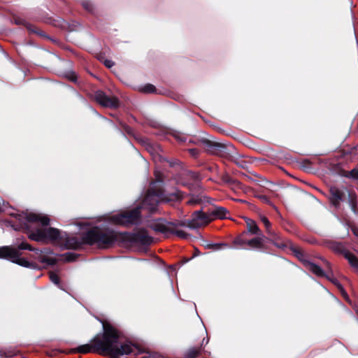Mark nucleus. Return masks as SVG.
<instances>
[{"mask_svg": "<svg viewBox=\"0 0 358 358\" xmlns=\"http://www.w3.org/2000/svg\"><path fill=\"white\" fill-rule=\"evenodd\" d=\"M99 320L102 324L103 333L97 334L90 343L78 346L76 348L77 352L96 353L110 358H119L120 356L133 352L131 344L120 342V333L114 326L106 320Z\"/></svg>", "mask_w": 358, "mask_h": 358, "instance_id": "nucleus-1", "label": "nucleus"}, {"mask_svg": "<svg viewBox=\"0 0 358 358\" xmlns=\"http://www.w3.org/2000/svg\"><path fill=\"white\" fill-rule=\"evenodd\" d=\"M182 197V193L178 190L168 195L165 194L161 189L155 191L150 188L143 199L141 206L136 207L129 212L113 215L110 217V220L113 223L120 225L136 224L140 220L141 209H147L150 212H154L157 210L159 203L178 200L181 199Z\"/></svg>", "mask_w": 358, "mask_h": 358, "instance_id": "nucleus-2", "label": "nucleus"}, {"mask_svg": "<svg viewBox=\"0 0 358 358\" xmlns=\"http://www.w3.org/2000/svg\"><path fill=\"white\" fill-rule=\"evenodd\" d=\"M83 242L89 245L96 244L101 248L112 245L119 240V235L112 230L103 231L93 228L83 235Z\"/></svg>", "mask_w": 358, "mask_h": 358, "instance_id": "nucleus-3", "label": "nucleus"}, {"mask_svg": "<svg viewBox=\"0 0 358 358\" xmlns=\"http://www.w3.org/2000/svg\"><path fill=\"white\" fill-rule=\"evenodd\" d=\"M187 226L186 222H170L159 221L150 224V227L155 231L161 232L165 234H173L182 239H187L189 235L185 231L180 229L179 227Z\"/></svg>", "mask_w": 358, "mask_h": 358, "instance_id": "nucleus-4", "label": "nucleus"}, {"mask_svg": "<svg viewBox=\"0 0 358 358\" xmlns=\"http://www.w3.org/2000/svg\"><path fill=\"white\" fill-rule=\"evenodd\" d=\"M29 238L38 242H43L46 240L54 242L67 239L66 234H62L59 229L52 227L38 228L36 231L29 233Z\"/></svg>", "mask_w": 358, "mask_h": 358, "instance_id": "nucleus-5", "label": "nucleus"}, {"mask_svg": "<svg viewBox=\"0 0 358 358\" xmlns=\"http://www.w3.org/2000/svg\"><path fill=\"white\" fill-rule=\"evenodd\" d=\"M208 213H203L201 210L195 211L191 219L187 221V226L190 229H198L210 222Z\"/></svg>", "mask_w": 358, "mask_h": 358, "instance_id": "nucleus-6", "label": "nucleus"}, {"mask_svg": "<svg viewBox=\"0 0 358 358\" xmlns=\"http://www.w3.org/2000/svg\"><path fill=\"white\" fill-rule=\"evenodd\" d=\"M95 100L102 106L115 108L118 106V100L114 96H108L102 91H97L94 94Z\"/></svg>", "mask_w": 358, "mask_h": 358, "instance_id": "nucleus-7", "label": "nucleus"}, {"mask_svg": "<svg viewBox=\"0 0 358 358\" xmlns=\"http://www.w3.org/2000/svg\"><path fill=\"white\" fill-rule=\"evenodd\" d=\"M210 221L216 219H227L229 214L227 208L221 206H214L208 211Z\"/></svg>", "mask_w": 358, "mask_h": 358, "instance_id": "nucleus-8", "label": "nucleus"}, {"mask_svg": "<svg viewBox=\"0 0 358 358\" xmlns=\"http://www.w3.org/2000/svg\"><path fill=\"white\" fill-rule=\"evenodd\" d=\"M21 253L16 248L12 255L10 262L15 263L25 268H37L38 266L35 263L29 262L27 259L21 257Z\"/></svg>", "mask_w": 358, "mask_h": 358, "instance_id": "nucleus-9", "label": "nucleus"}, {"mask_svg": "<svg viewBox=\"0 0 358 358\" xmlns=\"http://www.w3.org/2000/svg\"><path fill=\"white\" fill-rule=\"evenodd\" d=\"M205 338H203L201 343L197 346H192L187 348L182 354V358H197L203 350Z\"/></svg>", "mask_w": 358, "mask_h": 358, "instance_id": "nucleus-10", "label": "nucleus"}, {"mask_svg": "<svg viewBox=\"0 0 358 358\" xmlns=\"http://www.w3.org/2000/svg\"><path fill=\"white\" fill-rule=\"evenodd\" d=\"M27 220L29 222H38L42 226H48L50 219L46 216L38 213H30L27 215Z\"/></svg>", "mask_w": 358, "mask_h": 358, "instance_id": "nucleus-11", "label": "nucleus"}, {"mask_svg": "<svg viewBox=\"0 0 358 358\" xmlns=\"http://www.w3.org/2000/svg\"><path fill=\"white\" fill-rule=\"evenodd\" d=\"M132 240L143 245H148L152 242V238L145 231H139L134 234Z\"/></svg>", "mask_w": 358, "mask_h": 358, "instance_id": "nucleus-12", "label": "nucleus"}, {"mask_svg": "<svg viewBox=\"0 0 358 358\" xmlns=\"http://www.w3.org/2000/svg\"><path fill=\"white\" fill-rule=\"evenodd\" d=\"M344 193L337 187H331L330 200L336 207H338L340 202L343 199Z\"/></svg>", "mask_w": 358, "mask_h": 358, "instance_id": "nucleus-13", "label": "nucleus"}, {"mask_svg": "<svg viewBox=\"0 0 358 358\" xmlns=\"http://www.w3.org/2000/svg\"><path fill=\"white\" fill-rule=\"evenodd\" d=\"M303 264L307 270L311 271L317 276H320V277L325 276L324 271L318 265L315 264V263H313L309 260L304 259V260H303Z\"/></svg>", "mask_w": 358, "mask_h": 358, "instance_id": "nucleus-14", "label": "nucleus"}, {"mask_svg": "<svg viewBox=\"0 0 358 358\" xmlns=\"http://www.w3.org/2000/svg\"><path fill=\"white\" fill-rule=\"evenodd\" d=\"M33 251L34 252V254L33 255L32 257L34 259L38 260L39 262L48 265H52L55 263V260L54 259L45 257L43 255V251L39 250L38 249H35V250Z\"/></svg>", "mask_w": 358, "mask_h": 358, "instance_id": "nucleus-15", "label": "nucleus"}, {"mask_svg": "<svg viewBox=\"0 0 358 358\" xmlns=\"http://www.w3.org/2000/svg\"><path fill=\"white\" fill-rule=\"evenodd\" d=\"M248 231L253 235H263L257 223L248 217L245 218Z\"/></svg>", "mask_w": 358, "mask_h": 358, "instance_id": "nucleus-16", "label": "nucleus"}, {"mask_svg": "<svg viewBox=\"0 0 358 358\" xmlns=\"http://www.w3.org/2000/svg\"><path fill=\"white\" fill-rule=\"evenodd\" d=\"M264 238V235H257V237L247 241L246 245L253 249H260L263 246Z\"/></svg>", "mask_w": 358, "mask_h": 358, "instance_id": "nucleus-17", "label": "nucleus"}, {"mask_svg": "<svg viewBox=\"0 0 358 358\" xmlns=\"http://www.w3.org/2000/svg\"><path fill=\"white\" fill-rule=\"evenodd\" d=\"M270 236L271 242L278 248H284L286 246L284 241H282L280 236L271 229V233H267Z\"/></svg>", "mask_w": 358, "mask_h": 358, "instance_id": "nucleus-18", "label": "nucleus"}, {"mask_svg": "<svg viewBox=\"0 0 358 358\" xmlns=\"http://www.w3.org/2000/svg\"><path fill=\"white\" fill-rule=\"evenodd\" d=\"M15 249V247L10 245L0 247V259H5L10 261L12 255L14 253Z\"/></svg>", "mask_w": 358, "mask_h": 358, "instance_id": "nucleus-19", "label": "nucleus"}, {"mask_svg": "<svg viewBox=\"0 0 358 358\" xmlns=\"http://www.w3.org/2000/svg\"><path fill=\"white\" fill-rule=\"evenodd\" d=\"M344 256L355 271L358 273V258L350 252H345Z\"/></svg>", "mask_w": 358, "mask_h": 358, "instance_id": "nucleus-20", "label": "nucleus"}, {"mask_svg": "<svg viewBox=\"0 0 358 358\" xmlns=\"http://www.w3.org/2000/svg\"><path fill=\"white\" fill-rule=\"evenodd\" d=\"M205 199V196L202 194H198L192 196L191 199L187 201V203L194 205L203 202Z\"/></svg>", "mask_w": 358, "mask_h": 358, "instance_id": "nucleus-21", "label": "nucleus"}, {"mask_svg": "<svg viewBox=\"0 0 358 358\" xmlns=\"http://www.w3.org/2000/svg\"><path fill=\"white\" fill-rule=\"evenodd\" d=\"M206 248L218 250L224 248H227V245L225 243H209L206 245Z\"/></svg>", "mask_w": 358, "mask_h": 358, "instance_id": "nucleus-22", "label": "nucleus"}, {"mask_svg": "<svg viewBox=\"0 0 358 358\" xmlns=\"http://www.w3.org/2000/svg\"><path fill=\"white\" fill-rule=\"evenodd\" d=\"M50 280L52 282L57 285L59 289H62V286L59 285V278L57 273L54 272L50 273Z\"/></svg>", "mask_w": 358, "mask_h": 358, "instance_id": "nucleus-23", "label": "nucleus"}, {"mask_svg": "<svg viewBox=\"0 0 358 358\" xmlns=\"http://www.w3.org/2000/svg\"><path fill=\"white\" fill-rule=\"evenodd\" d=\"M344 176L352 179L358 180V169H354L350 171H346L344 174Z\"/></svg>", "mask_w": 358, "mask_h": 358, "instance_id": "nucleus-24", "label": "nucleus"}, {"mask_svg": "<svg viewBox=\"0 0 358 358\" xmlns=\"http://www.w3.org/2000/svg\"><path fill=\"white\" fill-rule=\"evenodd\" d=\"M18 251L21 250H28L30 251L35 250L34 248H33L29 243L27 242H22L21 243L18 244L17 248H15Z\"/></svg>", "mask_w": 358, "mask_h": 358, "instance_id": "nucleus-25", "label": "nucleus"}, {"mask_svg": "<svg viewBox=\"0 0 358 358\" xmlns=\"http://www.w3.org/2000/svg\"><path fill=\"white\" fill-rule=\"evenodd\" d=\"M331 248L337 252H343L345 254V252H346L343 245L340 243H332Z\"/></svg>", "mask_w": 358, "mask_h": 358, "instance_id": "nucleus-26", "label": "nucleus"}, {"mask_svg": "<svg viewBox=\"0 0 358 358\" xmlns=\"http://www.w3.org/2000/svg\"><path fill=\"white\" fill-rule=\"evenodd\" d=\"M261 221L264 223L267 233H271V224L265 216L261 217Z\"/></svg>", "mask_w": 358, "mask_h": 358, "instance_id": "nucleus-27", "label": "nucleus"}, {"mask_svg": "<svg viewBox=\"0 0 358 358\" xmlns=\"http://www.w3.org/2000/svg\"><path fill=\"white\" fill-rule=\"evenodd\" d=\"M246 242L247 241L244 240L241 236H238L234 240L233 243L234 245L243 247L245 245H246Z\"/></svg>", "mask_w": 358, "mask_h": 358, "instance_id": "nucleus-28", "label": "nucleus"}, {"mask_svg": "<svg viewBox=\"0 0 358 358\" xmlns=\"http://www.w3.org/2000/svg\"><path fill=\"white\" fill-rule=\"evenodd\" d=\"M155 86L151 84H148L142 88V91L144 92H147V93L153 92L155 91Z\"/></svg>", "mask_w": 358, "mask_h": 358, "instance_id": "nucleus-29", "label": "nucleus"}, {"mask_svg": "<svg viewBox=\"0 0 358 358\" xmlns=\"http://www.w3.org/2000/svg\"><path fill=\"white\" fill-rule=\"evenodd\" d=\"M204 144L206 145V146L210 149H213V148H220V144L218 143H212L209 141H204Z\"/></svg>", "mask_w": 358, "mask_h": 358, "instance_id": "nucleus-30", "label": "nucleus"}, {"mask_svg": "<svg viewBox=\"0 0 358 358\" xmlns=\"http://www.w3.org/2000/svg\"><path fill=\"white\" fill-rule=\"evenodd\" d=\"M76 258V255L72 252H67L65 254V259L68 262L74 261Z\"/></svg>", "mask_w": 358, "mask_h": 358, "instance_id": "nucleus-31", "label": "nucleus"}, {"mask_svg": "<svg viewBox=\"0 0 358 358\" xmlns=\"http://www.w3.org/2000/svg\"><path fill=\"white\" fill-rule=\"evenodd\" d=\"M83 6L87 10H88V11L92 10V4L90 1H83Z\"/></svg>", "mask_w": 358, "mask_h": 358, "instance_id": "nucleus-32", "label": "nucleus"}, {"mask_svg": "<svg viewBox=\"0 0 358 358\" xmlns=\"http://www.w3.org/2000/svg\"><path fill=\"white\" fill-rule=\"evenodd\" d=\"M343 297L349 303H351V301L350 299V296L348 292H341Z\"/></svg>", "mask_w": 358, "mask_h": 358, "instance_id": "nucleus-33", "label": "nucleus"}, {"mask_svg": "<svg viewBox=\"0 0 358 358\" xmlns=\"http://www.w3.org/2000/svg\"><path fill=\"white\" fill-rule=\"evenodd\" d=\"M141 358H160L159 356L156 353H150L148 356H144Z\"/></svg>", "mask_w": 358, "mask_h": 358, "instance_id": "nucleus-34", "label": "nucleus"}, {"mask_svg": "<svg viewBox=\"0 0 358 358\" xmlns=\"http://www.w3.org/2000/svg\"><path fill=\"white\" fill-rule=\"evenodd\" d=\"M176 138H177V140L178 141H180V142H185L186 141V138L180 134L176 135Z\"/></svg>", "mask_w": 358, "mask_h": 358, "instance_id": "nucleus-35", "label": "nucleus"}, {"mask_svg": "<svg viewBox=\"0 0 358 358\" xmlns=\"http://www.w3.org/2000/svg\"><path fill=\"white\" fill-rule=\"evenodd\" d=\"M189 153L193 157H196L198 155V150L196 149H189Z\"/></svg>", "mask_w": 358, "mask_h": 358, "instance_id": "nucleus-36", "label": "nucleus"}, {"mask_svg": "<svg viewBox=\"0 0 358 358\" xmlns=\"http://www.w3.org/2000/svg\"><path fill=\"white\" fill-rule=\"evenodd\" d=\"M104 64L106 65V66L108 67V68H110L113 66V62L110 60H106L104 62Z\"/></svg>", "mask_w": 358, "mask_h": 358, "instance_id": "nucleus-37", "label": "nucleus"}, {"mask_svg": "<svg viewBox=\"0 0 358 358\" xmlns=\"http://www.w3.org/2000/svg\"><path fill=\"white\" fill-rule=\"evenodd\" d=\"M333 282L337 286L338 289H340V291H344L343 288L341 287V284L338 282L337 280L334 279Z\"/></svg>", "mask_w": 358, "mask_h": 358, "instance_id": "nucleus-38", "label": "nucleus"}, {"mask_svg": "<svg viewBox=\"0 0 358 358\" xmlns=\"http://www.w3.org/2000/svg\"><path fill=\"white\" fill-rule=\"evenodd\" d=\"M189 174L190 177L194 178V180L198 179V175L196 173L191 172Z\"/></svg>", "mask_w": 358, "mask_h": 358, "instance_id": "nucleus-39", "label": "nucleus"}, {"mask_svg": "<svg viewBox=\"0 0 358 358\" xmlns=\"http://www.w3.org/2000/svg\"><path fill=\"white\" fill-rule=\"evenodd\" d=\"M352 231H353V234L357 236L358 237V228L357 227H354L352 229Z\"/></svg>", "mask_w": 358, "mask_h": 358, "instance_id": "nucleus-40", "label": "nucleus"}, {"mask_svg": "<svg viewBox=\"0 0 358 358\" xmlns=\"http://www.w3.org/2000/svg\"><path fill=\"white\" fill-rule=\"evenodd\" d=\"M263 199H264V201H268L267 198H266V197H265V196H264V197H263Z\"/></svg>", "mask_w": 358, "mask_h": 358, "instance_id": "nucleus-41", "label": "nucleus"}, {"mask_svg": "<svg viewBox=\"0 0 358 358\" xmlns=\"http://www.w3.org/2000/svg\"><path fill=\"white\" fill-rule=\"evenodd\" d=\"M137 350H138V353H142V351H141V350H138V348H137Z\"/></svg>", "mask_w": 358, "mask_h": 358, "instance_id": "nucleus-42", "label": "nucleus"}, {"mask_svg": "<svg viewBox=\"0 0 358 358\" xmlns=\"http://www.w3.org/2000/svg\"><path fill=\"white\" fill-rule=\"evenodd\" d=\"M356 313H357V315L358 316V309L356 310Z\"/></svg>", "mask_w": 358, "mask_h": 358, "instance_id": "nucleus-43", "label": "nucleus"}, {"mask_svg": "<svg viewBox=\"0 0 358 358\" xmlns=\"http://www.w3.org/2000/svg\"><path fill=\"white\" fill-rule=\"evenodd\" d=\"M0 356H1V352H0Z\"/></svg>", "mask_w": 358, "mask_h": 358, "instance_id": "nucleus-44", "label": "nucleus"}]
</instances>
